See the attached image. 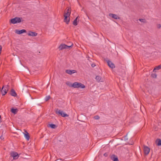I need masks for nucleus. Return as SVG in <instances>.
Returning <instances> with one entry per match:
<instances>
[{
	"label": "nucleus",
	"instance_id": "39448f33",
	"mask_svg": "<svg viewBox=\"0 0 161 161\" xmlns=\"http://www.w3.org/2000/svg\"><path fill=\"white\" fill-rule=\"evenodd\" d=\"M70 15H68V14H64V21L66 23V24H68L69 23L70 20V18L69 16Z\"/></svg>",
	"mask_w": 161,
	"mask_h": 161
},
{
	"label": "nucleus",
	"instance_id": "a878e982",
	"mask_svg": "<svg viewBox=\"0 0 161 161\" xmlns=\"http://www.w3.org/2000/svg\"><path fill=\"white\" fill-rule=\"evenodd\" d=\"M151 77L153 78H156L157 76L156 73H152L151 75Z\"/></svg>",
	"mask_w": 161,
	"mask_h": 161
},
{
	"label": "nucleus",
	"instance_id": "9b49d317",
	"mask_svg": "<svg viewBox=\"0 0 161 161\" xmlns=\"http://www.w3.org/2000/svg\"><path fill=\"white\" fill-rule=\"evenodd\" d=\"M10 95L14 97H16L17 96V94L16 93L14 90L12 89L10 91Z\"/></svg>",
	"mask_w": 161,
	"mask_h": 161
},
{
	"label": "nucleus",
	"instance_id": "6e6552de",
	"mask_svg": "<svg viewBox=\"0 0 161 161\" xmlns=\"http://www.w3.org/2000/svg\"><path fill=\"white\" fill-rule=\"evenodd\" d=\"M109 16L115 19H120L119 16H118L117 15L114 14L110 13L109 14Z\"/></svg>",
	"mask_w": 161,
	"mask_h": 161
},
{
	"label": "nucleus",
	"instance_id": "f257e3e1",
	"mask_svg": "<svg viewBox=\"0 0 161 161\" xmlns=\"http://www.w3.org/2000/svg\"><path fill=\"white\" fill-rule=\"evenodd\" d=\"M71 86L74 88H84L85 87V86L81 83L75 82Z\"/></svg>",
	"mask_w": 161,
	"mask_h": 161
},
{
	"label": "nucleus",
	"instance_id": "f3484780",
	"mask_svg": "<svg viewBox=\"0 0 161 161\" xmlns=\"http://www.w3.org/2000/svg\"><path fill=\"white\" fill-rule=\"evenodd\" d=\"M71 8H69L67 9L66 12H65L64 14L70 15V14H71Z\"/></svg>",
	"mask_w": 161,
	"mask_h": 161
},
{
	"label": "nucleus",
	"instance_id": "aec40b11",
	"mask_svg": "<svg viewBox=\"0 0 161 161\" xmlns=\"http://www.w3.org/2000/svg\"><path fill=\"white\" fill-rule=\"evenodd\" d=\"M156 143L158 146H161V140L158 139L156 141Z\"/></svg>",
	"mask_w": 161,
	"mask_h": 161
},
{
	"label": "nucleus",
	"instance_id": "2eb2a0df",
	"mask_svg": "<svg viewBox=\"0 0 161 161\" xmlns=\"http://www.w3.org/2000/svg\"><path fill=\"white\" fill-rule=\"evenodd\" d=\"M111 159L114 161H119L118 159L116 156L114 155H113L111 157Z\"/></svg>",
	"mask_w": 161,
	"mask_h": 161
},
{
	"label": "nucleus",
	"instance_id": "f8f14e48",
	"mask_svg": "<svg viewBox=\"0 0 161 161\" xmlns=\"http://www.w3.org/2000/svg\"><path fill=\"white\" fill-rule=\"evenodd\" d=\"M1 92L2 95L4 96L7 93V92L5 88L2 87L1 90Z\"/></svg>",
	"mask_w": 161,
	"mask_h": 161
},
{
	"label": "nucleus",
	"instance_id": "393cba45",
	"mask_svg": "<svg viewBox=\"0 0 161 161\" xmlns=\"http://www.w3.org/2000/svg\"><path fill=\"white\" fill-rule=\"evenodd\" d=\"M96 79L98 81H101V78L99 76H97Z\"/></svg>",
	"mask_w": 161,
	"mask_h": 161
},
{
	"label": "nucleus",
	"instance_id": "ddd939ff",
	"mask_svg": "<svg viewBox=\"0 0 161 161\" xmlns=\"http://www.w3.org/2000/svg\"><path fill=\"white\" fill-rule=\"evenodd\" d=\"M161 69V64L157 66H156L153 70V72H156V70Z\"/></svg>",
	"mask_w": 161,
	"mask_h": 161
},
{
	"label": "nucleus",
	"instance_id": "7c9ffc66",
	"mask_svg": "<svg viewBox=\"0 0 161 161\" xmlns=\"http://www.w3.org/2000/svg\"><path fill=\"white\" fill-rule=\"evenodd\" d=\"M128 135V134H127L126 136H125V138H124V140L125 141H126L127 140H128V139L127 138V135Z\"/></svg>",
	"mask_w": 161,
	"mask_h": 161
},
{
	"label": "nucleus",
	"instance_id": "f704fd0d",
	"mask_svg": "<svg viewBox=\"0 0 161 161\" xmlns=\"http://www.w3.org/2000/svg\"><path fill=\"white\" fill-rule=\"evenodd\" d=\"M1 116L0 115V122H1Z\"/></svg>",
	"mask_w": 161,
	"mask_h": 161
},
{
	"label": "nucleus",
	"instance_id": "c756f323",
	"mask_svg": "<svg viewBox=\"0 0 161 161\" xmlns=\"http://www.w3.org/2000/svg\"><path fill=\"white\" fill-rule=\"evenodd\" d=\"M146 20L145 19H142V22L145 23L146 22Z\"/></svg>",
	"mask_w": 161,
	"mask_h": 161
},
{
	"label": "nucleus",
	"instance_id": "20e7f679",
	"mask_svg": "<svg viewBox=\"0 0 161 161\" xmlns=\"http://www.w3.org/2000/svg\"><path fill=\"white\" fill-rule=\"evenodd\" d=\"M11 156L14 159H17L19 157V155L18 153L15 152H12L10 153Z\"/></svg>",
	"mask_w": 161,
	"mask_h": 161
},
{
	"label": "nucleus",
	"instance_id": "b1692460",
	"mask_svg": "<svg viewBox=\"0 0 161 161\" xmlns=\"http://www.w3.org/2000/svg\"><path fill=\"white\" fill-rule=\"evenodd\" d=\"M10 21L11 23L12 24H15L17 23V22L15 18L11 19Z\"/></svg>",
	"mask_w": 161,
	"mask_h": 161
},
{
	"label": "nucleus",
	"instance_id": "2f4dec72",
	"mask_svg": "<svg viewBox=\"0 0 161 161\" xmlns=\"http://www.w3.org/2000/svg\"><path fill=\"white\" fill-rule=\"evenodd\" d=\"M161 27V25L160 24H159L157 25V27L158 28H160Z\"/></svg>",
	"mask_w": 161,
	"mask_h": 161
},
{
	"label": "nucleus",
	"instance_id": "a211bd4d",
	"mask_svg": "<svg viewBox=\"0 0 161 161\" xmlns=\"http://www.w3.org/2000/svg\"><path fill=\"white\" fill-rule=\"evenodd\" d=\"M25 136L27 140H29L30 138V136L29 133L26 131H25Z\"/></svg>",
	"mask_w": 161,
	"mask_h": 161
},
{
	"label": "nucleus",
	"instance_id": "0eeeda50",
	"mask_svg": "<svg viewBox=\"0 0 161 161\" xmlns=\"http://www.w3.org/2000/svg\"><path fill=\"white\" fill-rule=\"evenodd\" d=\"M26 32V31L25 30L23 29L21 30H15V33L18 34H20L24 33Z\"/></svg>",
	"mask_w": 161,
	"mask_h": 161
},
{
	"label": "nucleus",
	"instance_id": "4468645a",
	"mask_svg": "<svg viewBox=\"0 0 161 161\" xmlns=\"http://www.w3.org/2000/svg\"><path fill=\"white\" fill-rule=\"evenodd\" d=\"M66 44H61L58 47V48L60 50H62L64 49H66Z\"/></svg>",
	"mask_w": 161,
	"mask_h": 161
},
{
	"label": "nucleus",
	"instance_id": "423d86ee",
	"mask_svg": "<svg viewBox=\"0 0 161 161\" xmlns=\"http://www.w3.org/2000/svg\"><path fill=\"white\" fill-rule=\"evenodd\" d=\"M150 152V148L148 147L144 146V153L146 155L148 154Z\"/></svg>",
	"mask_w": 161,
	"mask_h": 161
},
{
	"label": "nucleus",
	"instance_id": "c85d7f7f",
	"mask_svg": "<svg viewBox=\"0 0 161 161\" xmlns=\"http://www.w3.org/2000/svg\"><path fill=\"white\" fill-rule=\"evenodd\" d=\"M65 46L66 47V49H69L71 47V46H67L66 45Z\"/></svg>",
	"mask_w": 161,
	"mask_h": 161
},
{
	"label": "nucleus",
	"instance_id": "9d476101",
	"mask_svg": "<svg viewBox=\"0 0 161 161\" xmlns=\"http://www.w3.org/2000/svg\"><path fill=\"white\" fill-rule=\"evenodd\" d=\"M37 35V33L35 32H33L31 31L29 32L28 34V35L29 36H36Z\"/></svg>",
	"mask_w": 161,
	"mask_h": 161
},
{
	"label": "nucleus",
	"instance_id": "dca6fc26",
	"mask_svg": "<svg viewBox=\"0 0 161 161\" xmlns=\"http://www.w3.org/2000/svg\"><path fill=\"white\" fill-rule=\"evenodd\" d=\"M18 109L17 108H12L11 109V111L14 114H16L18 112Z\"/></svg>",
	"mask_w": 161,
	"mask_h": 161
},
{
	"label": "nucleus",
	"instance_id": "f03ea898",
	"mask_svg": "<svg viewBox=\"0 0 161 161\" xmlns=\"http://www.w3.org/2000/svg\"><path fill=\"white\" fill-rule=\"evenodd\" d=\"M55 112L58 115H60L63 117H68L69 116L68 114L63 112L62 110L58 109V108L56 109Z\"/></svg>",
	"mask_w": 161,
	"mask_h": 161
},
{
	"label": "nucleus",
	"instance_id": "7ed1b4c3",
	"mask_svg": "<svg viewBox=\"0 0 161 161\" xmlns=\"http://www.w3.org/2000/svg\"><path fill=\"white\" fill-rule=\"evenodd\" d=\"M106 61L108 65L110 68L112 69H114L115 68L114 64L111 61L109 60H106Z\"/></svg>",
	"mask_w": 161,
	"mask_h": 161
},
{
	"label": "nucleus",
	"instance_id": "4be33fe9",
	"mask_svg": "<svg viewBox=\"0 0 161 161\" xmlns=\"http://www.w3.org/2000/svg\"><path fill=\"white\" fill-rule=\"evenodd\" d=\"M49 127L53 129H55L57 127L56 125L53 124H49Z\"/></svg>",
	"mask_w": 161,
	"mask_h": 161
},
{
	"label": "nucleus",
	"instance_id": "1a4fd4ad",
	"mask_svg": "<svg viewBox=\"0 0 161 161\" xmlns=\"http://www.w3.org/2000/svg\"><path fill=\"white\" fill-rule=\"evenodd\" d=\"M65 72L66 73L71 75L73 73L76 72V71L75 70L67 69L66 70Z\"/></svg>",
	"mask_w": 161,
	"mask_h": 161
},
{
	"label": "nucleus",
	"instance_id": "72a5a7b5",
	"mask_svg": "<svg viewBox=\"0 0 161 161\" xmlns=\"http://www.w3.org/2000/svg\"><path fill=\"white\" fill-rule=\"evenodd\" d=\"M103 155H104V156L105 157H106V156H107V155L106 153H105Z\"/></svg>",
	"mask_w": 161,
	"mask_h": 161
},
{
	"label": "nucleus",
	"instance_id": "473e14b6",
	"mask_svg": "<svg viewBox=\"0 0 161 161\" xmlns=\"http://www.w3.org/2000/svg\"><path fill=\"white\" fill-rule=\"evenodd\" d=\"M96 66V65L95 64H91V66L92 67H95V66Z\"/></svg>",
	"mask_w": 161,
	"mask_h": 161
},
{
	"label": "nucleus",
	"instance_id": "5701e85b",
	"mask_svg": "<svg viewBox=\"0 0 161 161\" xmlns=\"http://www.w3.org/2000/svg\"><path fill=\"white\" fill-rule=\"evenodd\" d=\"M78 16L73 21V24L74 25H77V19L78 18Z\"/></svg>",
	"mask_w": 161,
	"mask_h": 161
},
{
	"label": "nucleus",
	"instance_id": "412c9836",
	"mask_svg": "<svg viewBox=\"0 0 161 161\" xmlns=\"http://www.w3.org/2000/svg\"><path fill=\"white\" fill-rule=\"evenodd\" d=\"M15 19H16V21L17 23H19L21 22V19L22 18H20L19 17H16L15 18Z\"/></svg>",
	"mask_w": 161,
	"mask_h": 161
},
{
	"label": "nucleus",
	"instance_id": "c9c22d12",
	"mask_svg": "<svg viewBox=\"0 0 161 161\" xmlns=\"http://www.w3.org/2000/svg\"><path fill=\"white\" fill-rule=\"evenodd\" d=\"M139 20L140 21H141V18L139 19Z\"/></svg>",
	"mask_w": 161,
	"mask_h": 161
},
{
	"label": "nucleus",
	"instance_id": "bb28decb",
	"mask_svg": "<svg viewBox=\"0 0 161 161\" xmlns=\"http://www.w3.org/2000/svg\"><path fill=\"white\" fill-rule=\"evenodd\" d=\"M50 96H46L45 98V100L46 101H48L50 99Z\"/></svg>",
	"mask_w": 161,
	"mask_h": 161
},
{
	"label": "nucleus",
	"instance_id": "e433bc0d",
	"mask_svg": "<svg viewBox=\"0 0 161 161\" xmlns=\"http://www.w3.org/2000/svg\"><path fill=\"white\" fill-rule=\"evenodd\" d=\"M1 91V88L0 87V91Z\"/></svg>",
	"mask_w": 161,
	"mask_h": 161
},
{
	"label": "nucleus",
	"instance_id": "6ab92c4d",
	"mask_svg": "<svg viewBox=\"0 0 161 161\" xmlns=\"http://www.w3.org/2000/svg\"><path fill=\"white\" fill-rule=\"evenodd\" d=\"M9 86L8 85H3V88H5L7 92L9 88Z\"/></svg>",
	"mask_w": 161,
	"mask_h": 161
},
{
	"label": "nucleus",
	"instance_id": "cd10ccee",
	"mask_svg": "<svg viewBox=\"0 0 161 161\" xmlns=\"http://www.w3.org/2000/svg\"><path fill=\"white\" fill-rule=\"evenodd\" d=\"M94 118L95 119H99L100 117L98 115H96L94 116Z\"/></svg>",
	"mask_w": 161,
	"mask_h": 161
}]
</instances>
